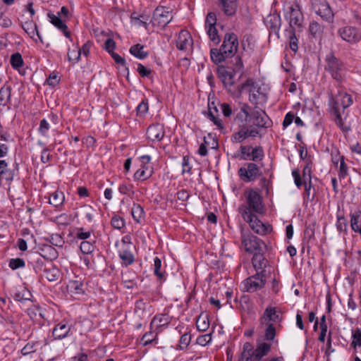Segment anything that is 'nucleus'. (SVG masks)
Masks as SVG:
<instances>
[{"label": "nucleus", "mask_w": 361, "mask_h": 361, "mask_svg": "<svg viewBox=\"0 0 361 361\" xmlns=\"http://www.w3.org/2000/svg\"><path fill=\"white\" fill-rule=\"evenodd\" d=\"M234 121H240L250 124V128H268L272 122L265 111L259 106H250L247 103H240V111L235 116Z\"/></svg>", "instance_id": "f257e3e1"}, {"label": "nucleus", "mask_w": 361, "mask_h": 361, "mask_svg": "<svg viewBox=\"0 0 361 361\" xmlns=\"http://www.w3.org/2000/svg\"><path fill=\"white\" fill-rule=\"evenodd\" d=\"M245 202L239 207L241 216L262 214L264 205L260 191L256 189H247L244 192Z\"/></svg>", "instance_id": "f03ea898"}, {"label": "nucleus", "mask_w": 361, "mask_h": 361, "mask_svg": "<svg viewBox=\"0 0 361 361\" xmlns=\"http://www.w3.org/2000/svg\"><path fill=\"white\" fill-rule=\"evenodd\" d=\"M244 89H247L249 92V102L255 106H259V104L266 102V94L262 91L259 85L253 79L248 78L239 87L240 92Z\"/></svg>", "instance_id": "7ed1b4c3"}, {"label": "nucleus", "mask_w": 361, "mask_h": 361, "mask_svg": "<svg viewBox=\"0 0 361 361\" xmlns=\"http://www.w3.org/2000/svg\"><path fill=\"white\" fill-rule=\"evenodd\" d=\"M242 245L247 252L254 254L265 252L266 245L263 240L251 233L242 235Z\"/></svg>", "instance_id": "20e7f679"}, {"label": "nucleus", "mask_w": 361, "mask_h": 361, "mask_svg": "<svg viewBox=\"0 0 361 361\" xmlns=\"http://www.w3.org/2000/svg\"><path fill=\"white\" fill-rule=\"evenodd\" d=\"M265 284V275L263 271H260L245 279L241 283V288L243 291L254 293L264 288Z\"/></svg>", "instance_id": "39448f33"}, {"label": "nucleus", "mask_w": 361, "mask_h": 361, "mask_svg": "<svg viewBox=\"0 0 361 361\" xmlns=\"http://www.w3.org/2000/svg\"><path fill=\"white\" fill-rule=\"evenodd\" d=\"M326 70L331 73L334 79L337 81H341L343 78L342 74L345 70L342 61L330 53L326 56Z\"/></svg>", "instance_id": "423d86ee"}, {"label": "nucleus", "mask_w": 361, "mask_h": 361, "mask_svg": "<svg viewBox=\"0 0 361 361\" xmlns=\"http://www.w3.org/2000/svg\"><path fill=\"white\" fill-rule=\"evenodd\" d=\"M353 104L351 95L346 92H340L335 97H332L330 101L331 111L341 112Z\"/></svg>", "instance_id": "0eeeda50"}, {"label": "nucleus", "mask_w": 361, "mask_h": 361, "mask_svg": "<svg viewBox=\"0 0 361 361\" xmlns=\"http://www.w3.org/2000/svg\"><path fill=\"white\" fill-rule=\"evenodd\" d=\"M257 214H251L242 216L245 221L248 223L250 228L257 234L264 235L271 231V227L269 224H264L260 221Z\"/></svg>", "instance_id": "6e6552de"}, {"label": "nucleus", "mask_w": 361, "mask_h": 361, "mask_svg": "<svg viewBox=\"0 0 361 361\" xmlns=\"http://www.w3.org/2000/svg\"><path fill=\"white\" fill-rule=\"evenodd\" d=\"M239 127L238 132L233 133L231 136L233 142L240 143L249 137H257L259 134V130L250 128L243 122L235 121Z\"/></svg>", "instance_id": "1a4fd4ad"}, {"label": "nucleus", "mask_w": 361, "mask_h": 361, "mask_svg": "<svg viewBox=\"0 0 361 361\" xmlns=\"http://www.w3.org/2000/svg\"><path fill=\"white\" fill-rule=\"evenodd\" d=\"M285 17L288 20L292 30L301 27L303 22V15L298 4H294L288 7V11L286 12Z\"/></svg>", "instance_id": "9d476101"}, {"label": "nucleus", "mask_w": 361, "mask_h": 361, "mask_svg": "<svg viewBox=\"0 0 361 361\" xmlns=\"http://www.w3.org/2000/svg\"><path fill=\"white\" fill-rule=\"evenodd\" d=\"M314 11L321 17V18L328 23L333 22L334 14L325 0H317L312 4Z\"/></svg>", "instance_id": "9b49d317"}, {"label": "nucleus", "mask_w": 361, "mask_h": 361, "mask_svg": "<svg viewBox=\"0 0 361 361\" xmlns=\"http://www.w3.org/2000/svg\"><path fill=\"white\" fill-rule=\"evenodd\" d=\"M220 47L226 56L228 58L233 56L238 48V40L236 35L234 33H226L224 36L223 44Z\"/></svg>", "instance_id": "f8f14e48"}, {"label": "nucleus", "mask_w": 361, "mask_h": 361, "mask_svg": "<svg viewBox=\"0 0 361 361\" xmlns=\"http://www.w3.org/2000/svg\"><path fill=\"white\" fill-rule=\"evenodd\" d=\"M172 18V15L167 8L157 7L154 11L152 23L154 26L164 27L171 21Z\"/></svg>", "instance_id": "ddd939ff"}, {"label": "nucleus", "mask_w": 361, "mask_h": 361, "mask_svg": "<svg viewBox=\"0 0 361 361\" xmlns=\"http://www.w3.org/2000/svg\"><path fill=\"white\" fill-rule=\"evenodd\" d=\"M218 74L225 88L231 91L235 83V75L238 73L235 72L232 67L221 66L218 68Z\"/></svg>", "instance_id": "4468645a"}, {"label": "nucleus", "mask_w": 361, "mask_h": 361, "mask_svg": "<svg viewBox=\"0 0 361 361\" xmlns=\"http://www.w3.org/2000/svg\"><path fill=\"white\" fill-rule=\"evenodd\" d=\"M339 36L343 40L349 43H356L361 40V33L359 30L353 26H345L338 30Z\"/></svg>", "instance_id": "2eb2a0df"}, {"label": "nucleus", "mask_w": 361, "mask_h": 361, "mask_svg": "<svg viewBox=\"0 0 361 361\" xmlns=\"http://www.w3.org/2000/svg\"><path fill=\"white\" fill-rule=\"evenodd\" d=\"M283 317L280 314L279 308L272 306H267L260 317L262 324L269 325V324L279 323L282 321Z\"/></svg>", "instance_id": "dca6fc26"}, {"label": "nucleus", "mask_w": 361, "mask_h": 361, "mask_svg": "<svg viewBox=\"0 0 361 361\" xmlns=\"http://www.w3.org/2000/svg\"><path fill=\"white\" fill-rule=\"evenodd\" d=\"M238 174L244 181H253L259 175V168L254 163H248L246 167H241Z\"/></svg>", "instance_id": "f3484780"}, {"label": "nucleus", "mask_w": 361, "mask_h": 361, "mask_svg": "<svg viewBox=\"0 0 361 361\" xmlns=\"http://www.w3.org/2000/svg\"><path fill=\"white\" fill-rule=\"evenodd\" d=\"M193 44L192 38L188 30H182L178 34L176 45L178 50L189 51Z\"/></svg>", "instance_id": "a211bd4d"}, {"label": "nucleus", "mask_w": 361, "mask_h": 361, "mask_svg": "<svg viewBox=\"0 0 361 361\" xmlns=\"http://www.w3.org/2000/svg\"><path fill=\"white\" fill-rule=\"evenodd\" d=\"M164 133V126L159 123L152 124L147 130V136L152 142L161 140Z\"/></svg>", "instance_id": "6ab92c4d"}, {"label": "nucleus", "mask_w": 361, "mask_h": 361, "mask_svg": "<svg viewBox=\"0 0 361 361\" xmlns=\"http://www.w3.org/2000/svg\"><path fill=\"white\" fill-rule=\"evenodd\" d=\"M71 326L66 321H62L55 326L52 334L55 339L61 340L68 336Z\"/></svg>", "instance_id": "aec40b11"}, {"label": "nucleus", "mask_w": 361, "mask_h": 361, "mask_svg": "<svg viewBox=\"0 0 361 361\" xmlns=\"http://www.w3.org/2000/svg\"><path fill=\"white\" fill-rule=\"evenodd\" d=\"M271 349V343L268 342H262L258 343L255 352L252 353V361H259L264 356L267 355Z\"/></svg>", "instance_id": "412c9836"}, {"label": "nucleus", "mask_w": 361, "mask_h": 361, "mask_svg": "<svg viewBox=\"0 0 361 361\" xmlns=\"http://www.w3.org/2000/svg\"><path fill=\"white\" fill-rule=\"evenodd\" d=\"M219 6L226 16H233L238 10L237 0H219Z\"/></svg>", "instance_id": "4be33fe9"}, {"label": "nucleus", "mask_w": 361, "mask_h": 361, "mask_svg": "<svg viewBox=\"0 0 361 361\" xmlns=\"http://www.w3.org/2000/svg\"><path fill=\"white\" fill-rule=\"evenodd\" d=\"M60 13L56 16L53 13H48V17L50 19V22L58 29L63 31V35L68 39H71V33L68 30V27L63 20L59 16Z\"/></svg>", "instance_id": "5701e85b"}, {"label": "nucleus", "mask_w": 361, "mask_h": 361, "mask_svg": "<svg viewBox=\"0 0 361 361\" xmlns=\"http://www.w3.org/2000/svg\"><path fill=\"white\" fill-rule=\"evenodd\" d=\"M68 293L73 298H78L84 293L83 284L80 281H70L66 286Z\"/></svg>", "instance_id": "b1692460"}, {"label": "nucleus", "mask_w": 361, "mask_h": 361, "mask_svg": "<svg viewBox=\"0 0 361 361\" xmlns=\"http://www.w3.org/2000/svg\"><path fill=\"white\" fill-rule=\"evenodd\" d=\"M264 252H260L259 253H254L252 259V264L257 272L263 271L264 274V268L267 267V261L264 257Z\"/></svg>", "instance_id": "393cba45"}, {"label": "nucleus", "mask_w": 361, "mask_h": 361, "mask_svg": "<svg viewBox=\"0 0 361 361\" xmlns=\"http://www.w3.org/2000/svg\"><path fill=\"white\" fill-rule=\"evenodd\" d=\"M60 276L59 270L51 264L45 266L43 269L42 276L47 279L49 281H56Z\"/></svg>", "instance_id": "a878e982"}, {"label": "nucleus", "mask_w": 361, "mask_h": 361, "mask_svg": "<svg viewBox=\"0 0 361 361\" xmlns=\"http://www.w3.org/2000/svg\"><path fill=\"white\" fill-rule=\"evenodd\" d=\"M23 30L33 39L37 40L35 37L37 36L41 42L42 39L37 30V25L32 21H26L22 25Z\"/></svg>", "instance_id": "bb28decb"}, {"label": "nucleus", "mask_w": 361, "mask_h": 361, "mask_svg": "<svg viewBox=\"0 0 361 361\" xmlns=\"http://www.w3.org/2000/svg\"><path fill=\"white\" fill-rule=\"evenodd\" d=\"M212 105H214V103L212 104H209L208 118L212 121L219 129L222 130L224 128L223 121L218 116H215L214 114L217 113L218 110L216 106L212 107Z\"/></svg>", "instance_id": "cd10ccee"}, {"label": "nucleus", "mask_w": 361, "mask_h": 361, "mask_svg": "<svg viewBox=\"0 0 361 361\" xmlns=\"http://www.w3.org/2000/svg\"><path fill=\"white\" fill-rule=\"evenodd\" d=\"M65 196L63 192L59 190H56L50 195L49 202L54 207H57L63 204Z\"/></svg>", "instance_id": "c85d7f7f"}, {"label": "nucleus", "mask_w": 361, "mask_h": 361, "mask_svg": "<svg viewBox=\"0 0 361 361\" xmlns=\"http://www.w3.org/2000/svg\"><path fill=\"white\" fill-rule=\"evenodd\" d=\"M31 297V293L25 287H23L19 290H17L13 295L14 300L20 302H24L27 300H30Z\"/></svg>", "instance_id": "c756f323"}, {"label": "nucleus", "mask_w": 361, "mask_h": 361, "mask_svg": "<svg viewBox=\"0 0 361 361\" xmlns=\"http://www.w3.org/2000/svg\"><path fill=\"white\" fill-rule=\"evenodd\" d=\"M350 216L351 228L356 233L358 229L361 228V211H355V212L351 213Z\"/></svg>", "instance_id": "7c9ffc66"}, {"label": "nucleus", "mask_w": 361, "mask_h": 361, "mask_svg": "<svg viewBox=\"0 0 361 361\" xmlns=\"http://www.w3.org/2000/svg\"><path fill=\"white\" fill-rule=\"evenodd\" d=\"M144 46L137 44L130 47V53L139 59H143L148 56V53L144 50Z\"/></svg>", "instance_id": "2f4dec72"}, {"label": "nucleus", "mask_w": 361, "mask_h": 361, "mask_svg": "<svg viewBox=\"0 0 361 361\" xmlns=\"http://www.w3.org/2000/svg\"><path fill=\"white\" fill-rule=\"evenodd\" d=\"M131 214L133 219L137 223H140L144 219L145 212L142 206L139 204H133L131 209Z\"/></svg>", "instance_id": "473e14b6"}, {"label": "nucleus", "mask_w": 361, "mask_h": 361, "mask_svg": "<svg viewBox=\"0 0 361 361\" xmlns=\"http://www.w3.org/2000/svg\"><path fill=\"white\" fill-rule=\"evenodd\" d=\"M68 61L72 63V64L77 63L81 56V51L80 48L76 45L74 46L73 49H69L68 51Z\"/></svg>", "instance_id": "72a5a7b5"}, {"label": "nucleus", "mask_w": 361, "mask_h": 361, "mask_svg": "<svg viewBox=\"0 0 361 361\" xmlns=\"http://www.w3.org/2000/svg\"><path fill=\"white\" fill-rule=\"evenodd\" d=\"M210 56L212 61L215 63L218 64L226 60L227 56L224 55L223 51H221V48L218 49H211L210 50Z\"/></svg>", "instance_id": "f704fd0d"}, {"label": "nucleus", "mask_w": 361, "mask_h": 361, "mask_svg": "<svg viewBox=\"0 0 361 361\" xmlns=\"http://www.w3.org/2000/svg\"><path fill=\"white\" fill-rule=\"evenodd\" d=\"M324 26L317 21H312L309 26V31L314 37H320L324 32Z\"/></svg>", "instance_id": "c9c22d12"}, {"label": "nucleus", "mask_w": 361, "mask_h": 361, "mask_svg": "<svg viewBox=\"0 0 361 361\" xmlns=\"http://www.w3.org/2000/svg\"><path fill=\"white\" fill-rule=\"evenodd\" d=\"M119 257L122 261V264L127 267L134 262L133 255L128 250H123L119 252Z\"/></svg>", "instance_id": "e433bc0d"}, {"label": "nucleus", "mask_w": 361, "mask_h": 361, "mask_svg": "<svg viewBox=\"0 0 361 361\" xmlns=\"http://www.w3.org/2000/svg\"><path fill=\"white\" fill-rule=\"evenodd\" d=\"M96 213V210L90 205H84L81 208V214L82 216L89 222H92L93 221Z\"/></svg>", "instance_id": "4c0bfd02"}, {"label": "nucleus", "mask_w": 361, "mask_h": 361, "mask_svg": "<svg viewBox=\"0 0 361 361\" xmlns=\"http://www.w3.org/2000/svg\"><path fill=\"white\" fill-rule=\"evenodd\" d=\"M352 342L350 345L356 351L357 347H361V329L357 328L352 331Z\"/></svg>", "instance_id": "58836bf2"}, {"label": "nucleus", "mask_w": 361, "mask_h": 361, "mask_svg": "<svg viewBox=\"0 0 361 361\" xmlns=\"http://www.w3.org/2000/svg\"><path fill=\"white\" fill-rule=\"evenodd\" d=\"M312 161L311 159H307V163L302 170L303 182L312 181Z\"/></svg>", "instance_id": "ea45409f"}, {"label": "nucleus", "mask_w": 361, "mask_h": 361, "mask_svg": "<svg viewBox=\"0 0 361 361\" xmlns=\"http://www.w3.org/2000/svg\"><path fill=\"white\" fill-rule=\"evenodd\" d=\"M331 114L335 116V123L343 132L347 133L350 130L349 126L344 125L341 117V112H338L336 110V111H331Z\"/></svg>", "instance_id": "a19ab883"}, {"label": "nucleus", "mask_w": 361, "mask_h": 361, "mask_svg": "<svg viewBox=\"0 0 361 361\" xmlns=\"http://www.w3.org/2000/svg\"><path fill=\"white\" fill-rule=\"evenodd\" d=\"M254 352L255 349L253 348L252 345L249 342H246L243 345L241 357L252 361V353Z\"/></svg>", "instance_id": "79ce46f5"}, {"label": "nucleus", "mask_w": 361, "mask_h": 361, "mask_svg": "<svg viewBox=\"0 0 361 361\" xmlns=\"http://www.w3.org/2000/svg\"><path fill=\"white\" fill-rule=\"evenodd\" d=\"M197 329L200 331H206L209 326V322L207 316L200 315L196 321Z\"/></svg>", "instance_id": "37998d69"}, {"label": "nucleus", "mask_w": 361, "mask_h": 361, "mask_svg": "<svg viewBox=\"0 0 361 361\" xmlns=\"http://www.w3.org/2000/svg\"><path fill=\"white\" fill-rule=\"evenodd\" d=\"M232 67L235 72L238 73L239 78H240L243 74V63L241 60V58L238 56H236L232 60Z\"/></svg>", "instance_id": "c03bdc74"}, {"label": "nucleus", "mask_w": 361, "mask_h": 361, "mask_svg": "<svg viewBox=\"0 0 361 361\" xmlns=\"http://www.w3.org/2000/svg\"><path fill=\"white\" fill-rule=\"evenodd\" d=\"M276 337V327L273 324H269L267 325V328L264 331V340L267 341H274Z\"/></svg>", "instance_id": "a18cd8bd"}, {"label": "nucleus", "mask_w": 361, "mask_h": 361, "mask_svg": "<svg viewBox=\"0 0 361 361\" xmlns=\"http://www.w3.org/2000/svg\"><path fill=\"white\" fill-rule=\"evenodd\" d=\"M206 30L210 40L215 44H218L220 42V37L218 35V31L216 25L206 27Z\"/></svg>", "instance_id": "49530a36"}, {"label": "nucleus", "mask_w": 361, "mask_h": 361, "mask_svg": "<svg viewBox=\"0 0 361 361\" xmlns=\"http://www.w3.org/2000/svg\"><path fill=\"white\" fill-rule=\"evenodd\" d=\"M264 157V151L262 147H256L252 149L250 160L261 161Z\"/></svg>", "instance_id": "de8ad7c7"}, {"label": "nucleus", "mask_w": 361, "mask_h": 361, "mask_svg": "<svg viewBox=\"0 0 361 361\" xmlns=\"http://www.w3.org/2000/svg\"><path fill=\"white\" fill-rule=\"evenodd\" d=\"M157 334L154 332L150 331L149 332L145 333L142 338H141V343L146 346L150 343H152L153 341H154L157 338Z\"/></svg>", "instance_id": "09e8293b"}, {"label": "nucleus", "mask_w": 361, "mask_h": 361, "mask_svg": "<svg viewBox=\"0 0 361 361\" xmlns=\"http://www.w3.org/2000/svg\"><path fill=\"white\" fill-rule=\"evenodd\" d=\"M10 63L13 68H20L23 65V60L21 54L19 53L12 54Z\"/></svg>", "instance_id": "8fccbe9b"}, {"label": "nucleus", "mask_w": 361, "mask_h": 361, "mask_svg": "<svg viewBox=\"0 0 361 361\" xmlns=\"http://www.w3.org/2000/svg\"><path fill=\"white\" fill-rule=\"evenodd\" d=\"M348 176V166L345 162V157L340 156V167L338 171V177L340 179H343Z\"/></svg>", "instance_id": "3c124183"}, {"label": "nucleus", "mask_w": 361, "mask_h": 361, "mask_svg": "<svg viewBox=\"0 0 361 361\" xmlns=\"http://www.w3.org/2000/svg\"><path fill=\"white\" fill-rule=\"evenodd\" d=\"M80 250L82 253L88 255L94 251V243L90 241L84 240L80 243Z\"/></svg>", "instance_id": "603ef678"}, {"label": "nucleus", "mask_w": 361, "mask_h": 361, "mask_svg": "<svg viewBox=\"0 0 361 361\" xmlns=\"http://www.w3.org/2000/svg\"><path fill=\"white\" fill-rule=\"evenodd\" d=\"M336 228L339 231H347L348 228V222L344 216L338 215L337 216V222H336Z\"/></svg>", "instance_id": "864d4df0"}, {"label": "nucleus", "mask_w": 361, "mask_h": 361, "mask_svg": "<svg viewBox=\"0 0 361 361\" xmlns=\"http://www.w3.org/2000/svg\"><path fill=\"white\" fill-rule=\"evenodd\" d=\"M289 40V47L295 53L298 51V39L295 36V30H292L290 32V35L288 37Z\"/></svg>", "instance_id": "5fc2aeb1"}, {"label": "nucleus", "mask_w": 361, "mask_h": 361, "mask_svg": "<svg viewBox=\"0 0 361 361\" xmlns=\"http://www.w3.org/2000/svg\"><path fill=\"white\" fill-rule=\"evenodd\" d=\"M14 173L13 171L8 167L4 168L0 171V180H6L8 181H11L13 179Z\"/></svg>", "instance_id": "6e6d98bb"}, {"label": "nucleus", "mask_w": 361, "mask_h": 361, "mask_svg": "<svg viewBox=\"0 0 361 361\" xmlns=\"http://www.w3.org/2000/svg\"><path fill=\"white\" fill-rule=\"evenodd\" d=\"M161 267V260L158 257H156L154 259V274L159 279H162L164 277V274L160 271Z\"/></svg>", "instance_id": "4d7b16f0"}, {"label": "nucleus", "mask_w": 361, "mask_h": 361, "mask_svg": "<svg viewBox=\"0 0 361 361\" xmlns=\"http://www.w3.org/2000/svg\"><path fill=\"white\" fill-rule=\"evenodd\" d=\"M111 224L114 228L118 230L123 228L125 226L124 219L117 215L112 217Z\"/></svg>", "instance_id": "13d9d810"}, {"label": "nucleus", "mask_w": 361, "mask_h": 361, "mask_svg": "<svg viewBox=\"0 0 361 361\" xmlns=\"http://www.w3.org/2000/svg\"><path fill=\"white\" fill-rule=\"evenodd\" d=\"M134 179L135 180H145L148 179L149 177V173L148 171H145V170H142L141 169H138L135 173H134Z\"/></svg>", "instance_id": "bf43d9fd"}, {"label": "nucleus", "mask_w": 361, "mask_h": 361, "mask_svg": "<svg viewBox=\"0 0 361 361\" xmlns=\"http://www.w3.org/2000/svg\"><path fill=\"white\" fill-rule=\"evenodd\" d=\"M305 186V191L303 192L304 197L308 200H313L314 198V194L311 195L310 191L312 188V181L303 182Z\"/></svg>", "instance_id": "052dcab7"}, {"label": "nucleus", "mask_w": 361, "mask_h": 361, "mask_svg": "<svg viewBox=\"0 0 361 361\" xmlns=\"http://www.w3.org/2000/svg\"><path fill=\"white\" fill-rule=\"evenodd\" d=\"M25 262L20 258L11 259L9 262V267L13 270L25 267Z\"/></svg>", "instance_id": "680f3d73"}, {"label": "nucleus", "mask_w": 361, "mask_h": 361, "mask_svg": "<svg viewBox=\"0 0 361 361\" xmlns=\"http://www.w3.org/2000/svg\"><path fill=\"white\" fill-rule=\"evenodd\" d=\"M148 102L147 100H142L136 108L138 116H144L148 111Z\"/></svg>", "instance_id": "e2e57ef3"}, {"label": "nucleus", "mask_w": 361, "mask_h": 361, "mask_svg": "<svg viewBox=\"0 0 361 361\" xmlns=\"http://www.w3.org/2000/svg\"><path fill=\"white\" fill-rule=\"evenodd\" d=\"M11 87L10 86H2L0 88V102L2 103L4 101V94L6 95L7 101L10 100L11 98Z\"/></svg>", "instance_id": "0e129e2a"}, {"label": "nucleus", "mask_w": 361, "mask_h": 361, "mask_svg": "<svg viewBox=\"0 0 361 361\" xmlns=\"http://www.w3.org/2000/svg\"><path fill=\"white\" fill-rule=\"evenodd\" d=\"M216 25V16L214 13H209L205 20V28Z\"/></svg>", "instance_id": "69168bd1"}, {"label": "nucleus", "mask_w": 361, "mask_h": 361, "mask_svg": "<svg viewBox=\"0 0 361 361\" xmlns=\"http://www.w3.org/2000/svg\"><path fill=\"white\" fill-rule=\"evenodd\" d=\"M221 112L226 118H230L233 114V109L228 103H222L220 106Z\"/></svg>", "instance_id": "338daca9"}, {"label": "nucleus", "mask_w": 361, "mask_h": 361, "mask_svg": "<svg viewBox=\"0 0 361 361\" xmlns=\"http://www.w3.org/2000/svg\"><path fill=\"white\" fill-rule=\"evenodd\" d=\"M191 336L190 334L185 333L181 336L180 339V348L181 350L185 349L190 344Z\"/></svg>", "instance_id": "774afa93"}]
</instances>
